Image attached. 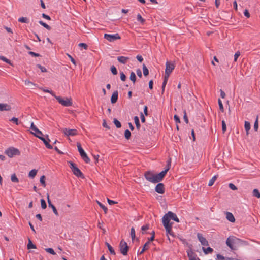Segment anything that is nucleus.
Segmentation results:
<instances>
[{
  "instance_id": "obj_1",
  "label": "nucleus",
  "mask_w": 260,
  "mask_h": 260,
  "mask_svg": "<svg viewBox=\"0 0 260 260\" xmlns=\"http://www.w3.org/2000/svg\"><path fill=\"white\" fill-rule=\"evenodd\" d=\"M163 174H154L150 171H148L145 172L144 177L145 179L149 182L152 183H157L162 180L163 178L162 175Z\"/></svg>"
},
{
  "instance_id": "obj_2",
  "label": "nucleus",
  "mask_w": 260,
  "mask_h": 260,
  "mask_svg": "<svg viewBox=\"0 0 260 260\" xmlns=\"http://www.w3.org/2000/svg\"><path fill=\"white\" fill-rule=\"evenodd\" d=\"M70 168L71 169L73 174L78 177L84 178V176L80 170L77 167L76 165L71 161L68 162Z\"/></svg>"
},
{
  "instance_id": "obj_3",
  "label": "nucleus",
  "mask_w": 260,
  "mask_h": 260,
  "mask_svg": "<svg viewBox=\"0 0 260 260\" xmlns=\"http://www.w3.org/2000/svg\"><path fill=\"white\" fill-rule=\"evenodd\" d=\"M236 241H239L241 243H243L244 244H247V242L246 241L241 240V239L238 238H236L235 237H229L226 239V244L232 250H235V249L233 246V244L235 243Z\"/></svg>"
},
{
  "instance_id": "obj_4",
  "label": "nucleus",
  "mask_w": 260,
  "mask_h": 260,
  "mask_svg": "<svg viewBox=\"0 0 260 260\" xmlns=\"http://www.w3.org/2000/svg\"><path fill=\"white\" fill-rule=\"evenodd\" d=\"M55 98L57 100L59 104L65 107H69L72 105V101L71 98H62L59 96H55Z\"/></svg>"
},
{
  "instance_id": "obj_5",
  "label": "nucleus",
  "mask_w": 260,
  "mask_h": 260,
  "mask_svg": "<svg viewBox=\"0 0 260 260\" xmlns=\"http://www.w3.org/2000/svg\"><path fill=\"white\" fill-rule=\"evenodd\" d=\"M5 153L10 158H12L15 155H20V152L19 150L17 148H15L13 147L6 149L5 151Z\"/></svg>"
},
{
  "instance_id": "obj_6",
  "label": "nucleus",
  "mask_w": 260,
  "mask_h": 260,
  "mask_svg": "<svg viewBox=\"0 0 260 260\" xmlns=\"http://www.w3.org/2000/svg\"><path fill=\"white\" fill-rule=\"evenodd\" d=\"M165 219H167L168 222H170V219H172L177 222H179V218L176 214L171 211H169L163 216L162 220L165 221Z\"/></svg>"
},
{
  "instance_id": "obj_7",
  "label": "nucleus",
  "mask_w": 260,
  "mask_h": 260,
  "mask_svg": "<svg viewBox=\"0 0 260 260\" xmlns=\"http://www.w3.org/2000/svg\"><path fill=\"white\" fill-rule=\"evenodd\" d=\"M77 146L78 148V150L82 158L83 159V160L86 163H89L90 162V160L89 158L88 157V156H87L86 152L84 151V150L82 148L81 144L80 143H77Z\"/></svg>"
},
{
  "instance_id": "obj_8",
  "label": "nucleus",
  "mask_w": 260,
  "mask_h": 260,
  "mask_svg": "<svg viewBox=\"0 0 260 260\" xmlns=\"http://www.w3.org/2000/svg\"><path fill=\"white\" fill-rule=\"evenodd\" d=\"M119 249L120 252L123 255H126L127 254L129 247L128 246L126 242H125L123 240H122L120 242Z\"/></svg>"
},
{
  "instance_id": "obj_9",
  "label": "nucleus",
  "mask_w": 260,
  "mask_h": 260,
  "mask_svg": "<svg viewBox=\"0 0 260 260\" xmlns=\"http://www.w3.org/2000/svg\"><path fill=\"white\" fill-rule=\"evenodd\" d=\"M162 221L163 225L166 230V234L167 235H168V234H170L172 236H174V233L172 230V223H170V222H168V221H167V219H165V221L162 220Z\"/></svg>"
},
{
  "instance_id": "obj_10",
  "label": "nucleus",
  "mask_w": 260,
  "mask_h": 260,
  "mask_svg": "<svg viewBox=\"0 0 260 260\" xmlns=\"http://www.w3.org/2000/svg\"><path fill=\"white\" fill-rule=\"evenodd\" d=\"M104 38L109 42H113L121 38L120 36L118 33L113 35L105 34L104 35Z\"/></svg>"
},
{
  "instance_id": "obj_11",
  "label": "nucleus",
  "mask_w": 260,
  "mask_h": 260,
  "mask_svg": "<svg viewBox=\"0 0 260 260\" xmlns=\"http://www.w3.org/2000/svg\"><path fill=\"white\" fill-rule=\"evenodd\" d=\"M175 66L174 64L171 63L169 61H167L166 63V70L165 74L169 76L172 71L174 69Z\"/></svg>"
},
{
  "instance_id": "obj_12",
  "label": "nucleus",
  "mask_w": 260,
  "mask_h": 260,
  "mask_svg": "<svg viewBox=\"0 0 260 260\" xmlns=\"http://www.w3.org/2000/svg\"><path fill=\"white\" fill-rule=\"evenodd\" d=\"M30 129L34 131V132H32L36 137L38 138L40 137L41 136H43V134L41 131H40L34 124V122H31L30 125Z\"/></svg>"
},
{
  "instance_id": "obj_13",
  "label": "nucleus",
  "mask_w": 260,
  "mask_h": 260,
  "mask_svg": "<svg viewBox=\"0 0 260 260\" xmlns=\"http://www.w3.org/2000/svg\"><path fill=\"white\" fill-rule=\"evenodd\" d=\"M199 241L201 242V244L203 246H208L209 243L206 239L204 237L202 234L198 233L197 235Z\"/></svg>"
},
{
  "instance_id": "obj_14",
  "label": "nucleus",
  "mask_w": 260,
  "mask_h": 260,
  "mask_svg": "<svg viewBox=\"0 0 260 260\" xmlns=\"http://www.w3.org/2000/svg\"><path fill=\"white\" fill-rule=\"evenodd\" d=\"M63 133L67 136H74L77 135V131L75 129L64 128L63 130Z\"/></svg>"
},
{
  "instance_id": "obj_15",
  "label": "nucleus",
  "mask_w": 260,
  "mask_h": 260,
  "mask_svg": "<svg viewBox=\"0 0 260 260\" xmlns=\"http://www.w3.org/2000/svg\"><path fill=\"white\" fill-rule=\"evenodd\" d=\"M40 140H41L44 144L45 145L46 147L50 149H51L53 148V147L51 145L49 144V142L50 141V139L48 138V136H46V138L43 137L42 136H41L39 138Z\"/></svg>"
},
{
  "instance_id": "obj_16",
  "label": "nucleus",
  "mask_w": 260,
  "mask_h": 260,
  "mask_svg": "<svg viewBox=\"0 0 260 260\" xmlns=\"http://www.w3.org/2000/svg\"><path fill=\"white\" fill-rule=\"evenodd\" d=\"M155 191L159 194H163L165 192V186L163 183H159L155 188Z\"/></svg>"
},
{
  "instance_id": "obj_17",
  "label": "nucleus",
  "mask_w": 260,
  "mask_h": 260,
  "mask_svg": "<svg viewBox=\"0 0 260 260\" xmlns=\"http://www.w3.org/2000/svg\"><path fill=\"white\" fill-rule=\"evenodd\" d=\"M171 166V158H170L167 161V165H166L165 169L160 172V174H162V173L163 174L162 175V177L163 178H164V177L166 175V174L167 173V172L170 169Z\"/></svg>"
},
{
  "instance_id": "obj_18",
  "label": "nucleus",
  "mask_w": 260,
  "mask_h": 260,
  "mask_svg": "<svg viewBox=\"0 0 260 260\" xmlns=\"http://www.w3.org/2000/svg\"><path fill=\"white\" fill-rule=\"evenodd\" d=\"M47 202L48 203V206L52 208L53 213L57 216L58 215V213L57 212V210L56 208V207L52 204L51 201H50L49 199V194H47Z\"/></svg>"
},
{
  "instance_id": "obj_19",
  "label": "nucleus",
  "mask_w": 260,
  "mask_h": 260,
  "mask_svg": "<svg viewBox=\"0 0 260 260\" xmlns=\"http://www.w3.org/2000/svg\"><path fill=\"white\" fill-rule=\"evenodd\" d=\"M11 107L10 105L6 103H0V111H10Z\"/></svg>"
},
{
  "instance_id": "obj_20",
  "label": "nucleus",
  "mask_w": 260,
  "mask_h": 260,
  "mask_svg": "<svg viewBox=\"0 0 260 260\" xmlns=\"http://www.w3.org/2000/svg\"><path fill=\"white\" fill-rule=\"evenodd\" d=\"M187 253L189 260H200L199 257H197L196 254L192 250L188 251Z\"/></svg>"
},
{
  "instance_id": "obj_21",
  "label": "nucleus",
  "mask_w": 260,
  "mask_h": 260,
  "mask_svg": "<svg viewBox=\"0 0 260 260\" xmlns=\"http://www.w3.org/2000/svg\"><path fill=\"white\" fill-rule=\"evenodd\" d=\"M118 98V91L116 90V91H114V92L113 93V94L111 96V103L112 104L115 103L117 101Z\"/></svg>"
},
{
  "instance_id": "obj_22",
  "label": "nucleus",
  "mask_w": 260,
  "mask_h": 260,
  "mask_svg": "<svg viewBox=\"0 0 260 260\" xmlns=\"http://www.w3.org/2000/svg\"><path fill=\"white\" fill-rule=\"evenodd\" d=\"M129 60V58L125 56H120L117 57V60L122 63V64H126L127 62V61Z\"/></svg>"
},
{
  "instance_id": "obj_23",
  "label": "nucleus",
  "mask_w": 260,
  "mask_h": 260,
  "mask_svg": "<svg viewBox=\"0 0 260 260\" xmlns=\"http://www.w3.org/2000/svg\"><path fill=\"white\" fill-rule=\"evenodd\" d=\"M226 218L229 221L231 222H234L235 221V217L233 214L231 212H226Z\"/></svg>"
},
{
  "instance_id": "obj_24",
  "label": "nucleus",
  "mask_w": 260,
  "mask_h": 260,
  "mask_svg": "<svg viewBox=\"0 0 260 260\" xmlns=\"http://www.w3.org/2000/svg\"><path fill=\"white\" fill-rule=\"evenodd\" d=\"M168 77H169V76H168V75H166L165 74V76L164 79V81H163L162 87H161V88H162L161 94H163L164 92L165 88L166 85L167 84V83L168 82Z\"/></svg>"
},
{
  "instance_id": "obj_25",
  "label": "nucleus",
  "mask_w": 260,
  "mask_h": 260,
  "mask_svg": "<svg viewBox=\"0 0 260 260\" xmlns=\"http://www.w3.org/2000/svg\"><path fill=\"white\" fill-rule=\"evenodd\" d=\"M137 20L142 25H143L146 21V20L145 19H144L143 18H142V17L141 16V15L140 14H138L137 15Z\"/></svg>"
},
{
  "instance_id": "obj_26",
  "label": "nucleus",
  "mask_w": 260,
  "mask_h": 260,
  "mask_svg": "<svg viewBox=\"0 0 260 260\" xmlns=\"http://www.w3.org/2000/svg\"><path fill=\"white\" fill-rule=\"evenodd\" d=\"M244 127L246 131V134L248 135L249 134V131L250 129L251 125L250 122L248 121H245L244 123Z\"/></svg>"
},
{
  "instance_id": "obj_27",
  "label": "nucleus",
  "mask_w": 260,
  "mask_h": 260,
  "mask_svg": "<svg viewBox=\"0 0 260 260\" xmlns=\"http://www.w3.org/2000/svg\"><path fill=\"white\" fill-rule=\"evenodd\" d=\"M106 245L109 251H110V253L113 255H115L116 254L115 252L114 249L113 248V247L110 245V244L109 243H108V242H106Z\"/></svg>"
},
{
  "instance_id": "obj_28",
  "label": "nucleus",
  "mask_w": 260,
  "mask_h": 260,
  "mask_svg": "<svg viewBox=\"0 0 260 260\" xmlns=\"http://www.w3.org/2000/svg\"><path fill=\"white\" fill-rule=\"evenodd\" d=\"M134 121H135L137 129L138 130H139L141 125H140V123L139 122V119L138 116H136L134 117Z\"/></svg>"
},
{
  "instance_id": "obj_29",
  "label": "nucleus",
  "mask_w": 260,
  "mask_h": 260,
  "mask_svg": "<svg viewBox=\"0 0 260 260\" xmlns=\"http://www.w3.org/2000/svg\"><path fill=\"white\" fill-rule=\"evenodd\" d=\"M149 244V241H147V242H146L145 243V244L144 245L142 250L141 251H140V252L138 251L137 254H143L144 252V251L147 249V246Z\"/></svg>"
},
{
  "instance_id": "obj_30",
  "label": "nucleus",
  "mask_w": 260,
  "mask_h": 260,
  "mask_svg": "<svg viewBox=\"0 0 260 260\" xmlns=\"http://www.w3.org/2000/svg\"><path fill=\"white\" fill-rule=\"evenodd\" d=\"M0 60L12 66H13V63L11 62V61L4 56H2V55L0 56Z\"/></svg>"
},
{
  "instance_id": "obj_31",
  "label": "nucleus",
  "mask_w": 260,
  "mask_h": 260,
  "mask_svg": "<svg viewBox=\"0 0 260 260\" xmlns=\"http://www.w3.org/2000/svg\"><path fill=\"white\" fill-rule=\"evenodd\" d=\"M37 170L36 169L31 170L28 174V176L30 178H34L37 173Z\"/></svg>"
},
{
  "instance_id": "obj_32",
  "label": "nucleus",
  "mask_w": 260,
  "mask_h": 260,
  "mask_svg": "<svg viewBox=\"0 0 260 260\" xmlns=\"http://www.w3.org/2000/svg\"><path fill=\"white\" fill-rule=\"evenodd\" d=\"M40 89L42 90L44 92L49 93L52 96H54V98L56 96L55 93L52 90H50L48 89H45L43 88H41Z\"/></svg>"
},
{
  "instance_id": "obj_33",
  "label": "nucleus",
  "mask_w": 260,
  "mask_h": 260,
  "mask_svg": "<svg viewBox=\"0 0 260 260\" xmlns=\"http://www.w3.org/2000/svg\"><path fill=\"white\" fill-rule=\"evenodd\" d=\"M202 249L205 254H207L209 253H212L213 251V249L210 247H209L207 248H205L204 247H203Z\"/></svg>"
},
{
  "instance_id": "obj_34",
  "label": "nucleus",
  "mask_w": 260,
  "mask_h": 260,
  "mask_svg": "<svg viewBox=\"0 0 260 260\" xmlns=\"http://www.w3.org/2000/svg\"><path fill=\"white\" fill-rule=\"evenodd\" d=\"M39 23L48 30H50L51 29L50 26H49L48 24H47L46 23L44 22L42 20H40L39 21Z\"/></svg>"
},
{
  "instance_id": "obj_35",
  "label": "nucleus",
  "mask_w": 260,
  "mask_h": 260,
  "mask_svg": "<svg viewBox=\"0 0 260 260\" xmlns=\"http://www.w3.org/2000/svg\"><path fill=\"white\" fill-rule=\"evenodd\" d=\"M129 79L134 84L136 82V76L135 73L134 72H131Z\"/></svg>"
},
{
  "instance_id": "obj_36",
  "label": "nucleus",
  "mask_w": 260,
  "mask_h": 260,
  "mask_svg": "<svg viewBox=\"0 0 260 260\" xmlns=\"http://www.w3.org/2000/svg\"><path fill=\"white\" fill-rule=\"evenodd\" d=\"M217 178V175H214L209 181V183H208V186H211L213 185V184L214 183L215 180H216Z\"/></svg>"
},
{
  "instance_id": "obj_37",
  "label": "nucleus",
  "mask_w": 260,
  "mask_h": 260,
  "mask_svg": "<svg viewBox=\"0 0 260 260\" xmlns=\"http://www.w3.org/2000/svg\"><path fill=\"white\" fill-rule=\"evenodd\" d=\"M27 247L28 249L36 248V245L32 243L30 239H29Z\"/></svg>"
},
{
  "instance_id": "obj_38",
  "label": "nucleus",
  "mask_w": 260,
  "mask_h": 260,
  "mask_svg": "<svg viewBox=\"0 0 260 260\" xmlns=\"http://www.w3.org/2000/svg\"><path fill=\"white\" fill-rule=\"evenodd\" d=\"M96 202L98 203V204L99 205V206L103 209L105 213H107V211H108V209L104 205H103L102 203H101L100 202H99V201H96Z\"/></svg>"
},
{
  "instance_id": "obj_39",
  "label": "nucleus",
  "mask_w": 260,
  "mask_h": 260,
  "mask_svg": "<svg viewBox=\"0 0 260 260\" xmlns=\"http://www.w3.org/2000/svg\"><path fill=\"white\" fill-rule=\"evenodd\" d=\"M18 21L20 22L25 23H28L29 22V20L27 18L24 17H20L18 19Z\"/></svg>"
},
{
  "instance_id": "obj_40",
  "label": "nucleus",
  "mask_w": 260,
  "mask_h": 260,
  "mask_svg": "<svg viewBox=\"0 0 260 260\" xmlns=\"http://www.w3.org/2000/svg\"><path fill=\"white\" fill-rule=\"evenodd\" d=\"M258 128V116L257 115L256 119L254 123V129L255 131H257Z\"/></svg>"
},
{
  "instance_id": "obj_41",
  "label": "nucleus",
  "mask_w": 260,
  "mask_h": 260,
  "mask_svg": "<svg viewBox=\"0 0 260 260\" xmlns=\"http://www.w3.org/2000/svg\"><path fill=\"white\" fill-rule=\"evenodd\" d=\"M131 136V133L128 129H126L124 132V137L126 139L129 140Z\"/></svg>"
},
{
  "instance_id": "obj_42",
  "label": "nucleus",
  "mask_w": 260,
  "mask_h": 260,
  "mask_svg": "<svg viewBox=\"0 0 260 260\" xmlns=\"http://www.w3.org/2000/svg\"><path fill=\"white\" fill-rule=\"evenodd\" d=\"M11 180L12 182H13L17 183L19 182V179L17 177L15 174H13L11 175Z\"/></svg>"
},
{
  "instance_id": "obj_43",
  "label": "nucleus",
  "mask_w": 260,
  "mask_h": 260,
  "mask_svg": "<svg viewBox=\"0 0 260 260\" xmlns=\"http://www.w3.org/2000/svg\"><path fill=\"white\" fill-rule=\"evenodd\" d=\"M143 75L145 76H146L149 74V70L144 64L143 65Z\"/></svg>"
},
{
  "instance_id": "obj_44",
  "label": "nucleus",
  "mask_w": 260,
  "mask_h": 260,
  "mask_svg": "<svg viewBox=\"0 0 260 260\" xmlns=\"http://www.w3.org/2000/svg\"><path fill=\"white\" fill-rule=\"evenodd\" d=\"M113 123L117 128H120L121 127V123L116 118L114 119Z\"/></svg>"
},
{
  "instance_id": "obj_45",
  "label": "nucleus",
  "mask_w": 260,
  "mask_h": 260,
  "mask_svg": "<svg viewBox=\"0 0 260 260\" xmlns=\"http://www.w3.org/2000/svg\"><path fill=\"white\" fill-rule=\"evenodd\" d=\"M253 195L255 197H256L257 198H260V193L258 190L257 189H254L253 190Z\"/></svg>"
},
{
  "instance_id": "obj_46",
  "label": "nucleus",
  "mask_w": 260,
  "mask_h": 260,
  "mask_svg": "<svg viewBox=\"0 0 260 260\" xmlns=\"http://www.w3.org/2000/svg\"><path fill=\"white\" fill-rule=\"evenodd\" d=\"M112 73L115 75L117 74V70L116 68L114 66H112L110 68Z\"/></svg>"
},
{
  "instance_id": "obj_47",
  "label": "nucleus",
  "mask_w": 260,
  "mask_h": 260,
  "mask_svg": "<svg viewBox=\"0 0 260 260\" xmlns=\"http://www.w3.org/2000/svg\"><path fill=\"white\" fill-rule=\"evenodd\" d=\"M131 236L132 240L135 239V238L136 237L135 231V229L133 227H132L131 229Z\"/></svg>"
},
{
  "instance_id": "obj_48",
  "label": "nucleus",
  "mask_w": 260,
  "mask_h": 260,
  "mask_svg": "<svg viewBox=\"0 0 260 260\" xmlns=\"http://www.w3.org/2000/svg\"><path fill=\"white\" fill-rule=\"evenodd\" d=\"M10 121L15 123L16 125H19L20 124V122H19L18 119L16 117H13L12 118Z\"/></svg>"
},
{
  "instance_id": "obj_49",
  "label": "nucleus",
  "mask_w": 260,
  "mask_h": 260,
  "mask_svg": "<svg viewBox=\"0 0 260 260\" xmlns=\"http://www.w3.org/2000/svg\"><path fill=\"white\" fill-rule=\"evenodd\" d=\"M45 177L44 175H43L40 178V183H41V184L44 186V187H45L46 186V183H45Z\"/></svg>"
},
{
  "instance_id": "obj_50",
  "label": "nucleus",
  "mask_w": 260,
  "mask_h": 260,
  "mask_svg": "<svg viewBox=\"0 0 260 260\" xmlns=\"http://www.w3.org/2000/svg\"><path fill=\"white\" fill-rule=\"evenodd\" d=\"M41 205L42 208L43 209H46L47 207V205H46V202L43 199H42L41 200Z\"/></svg>"
},
{
  "instance_id": "obj_51",
  "label": "nucleus",
  "mask_w": 260,
  "mask_h": 260,
  "mask_svg": "<svg viewBox=\"0 0 260 260\" xmlns=\"http://www.w3.org/2000/svg\"><path fill=\"white\" fill-rule=\"evenodd\" d=\"M218 103L220 110L221 111V112H223L224 111V108H223V106L222 101H221L220 99H218Z\"/></svg>"
},
{
  "instance_id": "obj_52",
  "label": "nucleus",
  "mask_w": 260,
  "mask_h": 260,
  "mask_svg": "<svg viewBox=\"0 0 260 260\" xmlns=\"http://www.w3.org/2000/svg\"><path fill=\"white\" fill-rule=\"evenodd\" d=\"M24 83H25V85H27V86H30V85H33V86H36V84L32 83V82L28 80H25Z\"/></svg>"
},
{
  "instance_id": "obj_53",
  "label": "nucleus",
  "mask_w": 260,
  "mask_h": 260,
  "mask_svg": "<svg viewBox=\"0 0 260 260\" xmlns=\"http://www.w3.org/2000/svg\"><path fill=\"white\" fill-rule=\"evenodd\" d=\"M45 250H46L47 252H48V253H50V254H52V255H55V254H56V253L55 252L54 250L52 248H46V249H45Z\"/></svg>"
},
{
  "instance_id": "obj_54",
  "label": "nucleus",
  "mask_w": 260,
  "mask_h": 260,
  "mask_svg": "<svg viewBox=\"0 0 260 260\" xmlns=\"http://www.w3.org/2000/svg\"><path fill=\"white\" fill-rule=\"evenodd\" d=\"M37 67L39 69H40V70L42 72H47L46 69L44 67L41 66V64H37Z\"/></svg>"
},
{
  "instance_id": "obj_55",
  "label": "nucleus",
  "mask_w": 260,
  "mask_h": 260,
  "mask_svg": "<svg viewBox=\"0 0 260 260\" xmlns=\"http://www.w3.org/2000/svg\"><path fill=\"white\" fill-rule=\"evenodd\" d=\"M226 130V125L225 122L224 120L222 121V131L224 133Z\"/></svg>"
},
{
  "instance_id": "obj_56",
  "label": "nucleus",
  "mask_w": 260,
  "mask_h": 260,
  "mask_svg": "<svg viewBox=\"0 0 260 260\" xmlns=\"http://www.w3.org/2000/svg\"><path fill=\"white\" fill-rule=\"evenodd\" d=\"M120 79L122 81H124L126 80V76L122 71L120 72Z\"/></svg>"
},
{
  "instance_id": "obj_57",
  "label": "nucleus",
  "mask_w": 260,
  "mask_h": 260,
  "mask_svg": "<svg viewBox=\"0 0 260 260\" xmlns=\"http://www.w3.org/2000/svg\"><path fill=\"white\" fill-rule=\"evenodd\" d=\"M151 235H152V236H151V237L148 238V241H149V242L150 241H152L154 240V238H155V231H153L151 232Z\"/></svg>"
},
{
  "instance_id": "obj_58",
  "label": "nucleus",
  "mask_w": 260,
  "mask_h": 260,
  "mask_svg": "<svg viewBox=\"0 0 260 260\" xmlns=\"http://www.w3.org/2000/svg\"><path fill=\"white\" fill-rule=\"evenodd\" d=\"M183 119L184 121L186 122V124L188 123V119L187 116V114L186 112V111H184V116H183Z\"/></svg>"
},
{
  "instance_id": "obj_59",
  "label": "nucleus",
  "mask_w": 260,
  "mask_h": 260,
  "mask_svg": "<svg viewBox=\"0 0 260 260\" xmlns=\"http://www.w3.org/2000/svg\"><path fill=\"white\" fill-rule=\"evenodd\" d=\"M229 188L233 190H236L237 189V187L233 183H230L229 184Z\"/></svg>"
},
{
  "instance_id": "obj_60",
  "label": "nucleus",
  "mask_w": 260,
  "mask_h": 260,
  "mask_svg": "<svg viewBox=\"0 0 260 260\" xmlns=\"http://www.w3.org/2000/svg\"><path fill=\"white\" fill-rule=\"evenodd\" d=\"M28 54L32 56H34V57H39L40 56V55L39 54L35 53L32 51H29L28 52Z\"/></svg>"
},
{
  "instance_id": "obj_61",
  "label": "nucleus",
  "mask_w": 260,
  "mask_h": 260,
  "mask_svg": "<svg viewBox=\"0 0 260 260\" xmlns=\"http://www.w3.org/2000/svg\"><path fill=\"white\" fill-rule=\"evenodd\" d=\"M79 46L83 47L84 49H87L88 46L86 44L84 43H80L79 44Z\"/></svg>"
},
{
  "instance_id": "obj_62",
  "label": "nucleus",
  "mask_w": 260,
  "mask_h": 260,
  "mask_svg": "<svg viewBox=\"0 0 260 260\" xmlns=\"http://www.w3.org/2000/svg\"><path fill=\"white\" fill-rule=\"evenodd\" d=\"M217 256V260H225V257L223 255L218 254L216 255Z\"/></svg>"
},
{
  "instance_id": "obj_63",
  "label": "nucleus",
  "mask_w": 260,
  "mask_h": 260,
  "mask_svg": "<svg viewBox=\"0 0 260 260\" xmlns=\"http://www.w3.org/2000/svg\"><path fill=\"white\" fill-rule=\"evenodd\" d=\"M240 55L239 51H237L234 55V61H237L238 57Z\"/></svg>"
},
{
  "instance_id": "obj_64",
  "label": "nucleus",
  "mask_w": 260,
  "mask_h": 260,
  "mask_svg": "<svg viewBox=\"0 0 260 260\" xmlns=\"http://www.w3.org/2000/svg\"><path fill=\"white\" fill-rule=\"evenodd\" d=\"M174 119L176 123H180V120L178 116L175 115L174 116Z\"/></svg>"
}]
</instances>
